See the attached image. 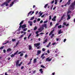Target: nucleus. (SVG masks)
Masks as SVG:
<instances>
[{
    "label": "nucleus",
    "mask_w": 75,
    "mask_h": 75,
    "mask_svg": "<svg viewBox=\"0 0 75 75\" xmlns=\"http://www.w3.org/2000/svg\"><path fill=\"white\" fill-rule=\"evenodd\" d=\"M21 27L22 29L24 28H25L26 27V25L24 24L22 25H21L18 29V30L20 31L21 30Z\"/></svg>",
    "instance_id": "nucleus-1"
},
{
    "label": "nucleus",
    "mask_w": 75,
    "mask_h": 75,
    "mask_svg": "<svg viewBox=\"0 0 75 75\" xmlns=\"http://www.w3.org/2000/svg\"><path fill=\"white\" fill-rule=\"evenodd\" d=\"M52 60V59H50L49 57H47L46 58V61L47 62H50Z\"/></svg>",
    "instance_id": "nucleus-2"
},
{
    "label": "nucleus",
    "mask_w": 75,
    "mask_h": 75,
    "mask_svg": "<svg viewBox=\"0 0 75 75\" xmlns=\"http://www.w3.org/2000/svg\"><path fill=\"white\" fill-rule=\"evenodd\" d=\"M28 24H29L30 26H32L33 25V22L31 21H29L28 22Z\"/></svg>",
    "instance_id": "nucleus-3"
},
{
    "label": "nucleus",
    "mask_w": 75,
    "mask_h": 75,
    "mask_svg": "<svg viewBox=\"0 0 75 75\" xmlns=\"http://www.w3.org/2000/svg\"><path fill=\"white\" fill-rule=\"evenodd\" d=\"M40 45V43H37L34 44V46H35V47H37L38 46H39Z\"/></svg>",
    "instance_id": "nucleus-4"
},
{
    "label": "nucleus",
    "mask_w": 75,
    "mask_h": 75,
    "mask_svg": "<svg viewBox=\"0 0 75 75\" xmlns=\"http://www.w3.org/2000/svg\"><path fill=\"white\" fill-rule=\"evenodd\" d=\"M19 62H20V60H18L16 62V67H18V64H19Z\"/></svg>",
    "instance_id": "nucleus-5"
},
{
    "label": "nucleus",
    "mask_w": 75,
    "mask_h": 75,
    "mask_svg": "<svg viewBox=\"0 0 75 75\" xmlns=\"http://www.w3.org/2000/svg\"><path fill=\"white\" fill-rule=\"evenodd\" d=\"M42 26L43 27H45V28H47V24H43L42 25Z\"/></svg>",
    "instance_id": "nucleus-6"
},
{
    "label": "nucleus",
    "mask_w": 75,
    "mask_h": 75,
    "mask_svg": "<svg viewBox=\"0 0 75 75\" xmlns=\"http://www.w3.org/2000/svg\"><path fill=\"white\" fill-rule=\"evenodd\" d=\"M41 51L40 50H38L37 52V55H40V54L41 53Z\"/></svg>",
    "instance_id": "nucleus-7"
},
{
    "label": "nucleus",
    "mask_w": 75,
    "mask_h": 75,
    "mask_svg": "<svg viewBox=\"0 0 75 75\" xmlns=\"http://www.w3.org/2000/svg\"><path fill=\"white\" fill-rule=\"evenodd\" d=\"M67 17L68 18L67 19V20H70L71 19V17H70V15L69 14H67Z\"/></svg>",
    "instance_id": "nucleus-8"
},
{
    "label": "nucleus",
    "mask_w": 75,
    "mask_h": 75,
    "mask_svg": "<svg viewBox=\"0 0 75 75\" xmlns=\"http://www.w3.org/2000/svg\"><path fill=\"white\" fill-rule=\"evenodd\" d=\"M29 50H32V46L30 45H29Z\"/></svg>",
    "instance_id": "nucleus-9"
},
{
    "label": "nucleus",
    "mask_w": 75,
    "mask_h": 75,
    "mask_svg": "<svg viewBox=\"0 0 75 75\" xmlns=\"http://www.w3.org/2000/svg\"><path fill=\"white\" fill-rule=\"evenodd\" d=\"M11 49L10 48H9L7 50V52H10V51H11Z\"/></svg>",
    "instance_id": "nucleus-10"
},
{
    "label": "nucleus",
    "mask_w": 75,
    "mask_h": 75,
    "mask_svg": "<svg viewBox=\"0 0 75 75\" xmlns=\"http://www.w3.org/2000/svg\"><path fill=\"white\" fill-rule=\"evenodd\" d=\"M54 31V29L52 31H51L50 33V34H49V35L50 36L51 35V34H52V33H53V32Z\"/></svg>",
    "instance_id": "nucleus-11"
},
{
    "label": "nucleus",
    "mask_w": 75,
    "mask_h": 75,
    "mask_svg": "<svg viewBox=\"0 0 75 75\" xmlns=\"http://www.w3.org/2000/svg\"><path fill=\"white\" fill-rule=\"evenodd\" d=\"M39 71H40V73H41V74H42V73H43V71H42V69H39Z\"/></svg>",
    "instance_id": "nucleus-12"
},
{
    "label": "nucleus",
    "mask_w": 75,
    "mask_h": 75,
    "mask_svg": "<svg viewBox=\"0 0 75 75\" xmlns=\"http://www.w3.org/2000/svg\"><path fill=\"white\" fill-rule=\"evenodd\" d=\"M47 40H48V39H46L45 40H44V41L43 42V44H45L47 42Z\"/></svg>",
    "instance_id": "nucleus-13"
},
{
    "label": "nucleus",
    "mask_w": 75,
    "mask_h": 75,
    "mask_svg": "<svg viewBox=\"0 0 75 75\" xmlns=\"http://www.w3.org/2000/svg\"><path fill=\"white\" fill-rule=\"evenodd\" d=\"M33 62L34 63H36L37 62V59L35 58L33 61Z\"/></svg>",
    "instance_id": "nucleus-14"
},
{
    "label": "nucleus",
    "mask_w": 75,
    "mask_h": 75,
    "mask_svg": "<svg viewBox=\"0 0 75 75\" xmlns=\"http://www.w3.org/2000/svg\"><path fill=\"white\" fill-rule=\"evenodd\" d=\"M59 23H57V24H56L55 25L54 27L53 28V29H54V28H56V27H57V25H59Z\"/></svg>",
    "instance_id": "nucleus-15"
},
{
    "label": "nucleus",
    "mask_w": 75,
    "mask_h": 75,
    "mask_svg": "<svg viewBox=\"0 0 75 75\" xmlns=\"http://www.w3.org/2000/svg\"><path fill=\"white\" fill-rule=\"evenodd\" d=\"M64 16H65V15H64V14L63 15V16L61 18L60 21H61V20H63V18H64Z\"/></svg>",
    "instance_id": "nucleus-16"
},
{
    "label": "nucleus",
    "mask_w": 75,
    "mask_h": 75,
    "mask_svg": "<svg viewBox=\"0 0 75 75\" xmlns=\"http://www.w3.org/2000/svg\"><path fill=\"white\" fill-rule=\"evenodd\" d=\"M18 52V51L17 50L15 53H14V55H17Z\"/></svg>",
    "instance_id": "nucleus-17"
},
{
    "label": "nucleus",
    "mask_w": 75,
    "mask_h": 75,
    "mask_svg": "<svg viewBox=\"0 0 75 75\" xmlns=\"http://www.w3.org/2000/svg\"><path fill=\"white\" fill-rule=\"evenodd\" d=\"M4 3L5 4L6 6H8V4H7V3L6 2H4Z\"/></svg>",
    "instance_id": "nucleus-18"
},
{
    "label": "nucleus",
    "mask_w": 75,
    "mask_h": 75,
    "mask_svg": "<svg viewBox=\"0 0 75 75\" xmlns=\"http://www.w3.org/2000/svg\"><path fill=\"white\" fill-rule=\"evenodd\" d=\"M38 30L40 32H42V29L40 28L38 29Z\"/></svg>",
    "instance_id": "nucleus-19"
},
{
    "label": "nucleus",
    "mask_w": 75,
    "mask_h": 75,
    "mask_svg": "<svg viewBox=\"0 0 75 75\" xmlns=\"http://www.w3.org/2000/svg\"><path fill=\"white\" fill-rule=\"evenodd\" d=\"M48 4H46L44 6V8H47V7L48 6Z\"/></svg>",
    "instance_id": "nucleus-20"
},
{
    "label": "nucleus",
    "mask_w": 75,
    "mask_h": 75,
    "mask_svg": "<svg viewBox=\"0 0 75 75\" xmlns=\"http://www.w3.org/2000/svg\"><path fill=\"white\" fill-rule=\"evenodd\" d=\"M24 23V21H22L19 24V25H21V24H23V23Z\"/></svg>",
    "instance_id": "nucleus-21"
},
{
    "label": "nucleus",
    "mask_w": 75,
    "mask_h": 75,
    "mask_svg": "<svg viewBox=\"0 0 75 75\" xmlns=\"http://www.w3.org/2000/svg\"><path fill=\"white\" fill-rule=\"evenodd\" d=\"M62 28V25H59L58 26V28Z\"/></svg>",
    "instance_id": "nucleus-22"
},
{
    "label": "nucleus",
    "mask_w": 75,
    "mask_h": 75,
    "mask_svg": "<svg viewBox=\"0 0 75 75\" xmlns=\"http://www.w3.org/2000/svg\"><path fill=\"white\" fill-rule=\"evenodd\" d=\"M21 52H22V53H25V52H24V51L20 52L18 53V54H21Z\"/></svg>",
    "instance_id": "nucleus-23"
},
{
    "label": "nucleus",
    "mask_w": 75,
    "mask_h": 75,
    "mask_svg": "<svg viewBox=\"0 0 75 75\" xmlns=\"http://www.w3.org/2000/svg\"><path fill=\"white\" fill-rule=\"evenodd\" d=\"M31 13H32V11H30V12L28 13V16H30V14H31Z\"/></svg>",
    "instance_id": "nucleus-24"
},
{
    "label": "nucleus",
    "mask_w": 75,
    "mask_h": 75,
    "mask_svg": "<svg viewBox=\"0 0 75 75\" xmlns=\"http://www.w3.org/2000/svg\"><path fill=\"white\" fill-rule=\"evenodd\" d=\"M23 64V62H21L20 64H18V67H20V66L21 65V64Z\"/></svg>",
    "instance_id": "nucleus-25"
},
{
    "label": "nucleus",
    "mask_w": 75,
    "mask_h": 75,
    "mask_svg": "<svg viewBox=\"0 0 75 75\" xmlns=\"http://www.w3.org/2000/svg\"><path fill=\"white\" fill-rule=\"evenodd\" d=\"M61 33H62L61 32V30H59L58 34H60Z\"/></svg>",
    "instance_id": "nucleus-26"
},
{
    "label": "nucleus",
    "mask_w": 75,
    "mask_h": 75,
    "mask_svg": "<svg viewBox=\"0 0 75 75\" xmlns=\"http://www.w3.org/2000/svg\"><path fill=\"white\" fill-rule=\"evenodd\" d=\"M11 58H13V57H15V55L14 54H12L11 55Z\"/></svg>",
    "instance_id": "nucleus-27"
},
{
    "label": "nucleus",
    "mask_w": 75,
    "mask_h": 75,
    "mask_svg": "<svg viewBox=\"0 0 75 75\" xmlns=\"http://www.w3.org/2000/svg\"><path fill=\"white\" fill-rule=\"evenodd\" d=\"M4 5H5V3L4 2L3 4L1 5V7H3Z\"/></svg>",
    "instance_id": "nucleus-28"
},
{
    "label": "nucleus",
    "mask_w": 75,
    "mask_h": 75,
    "mask_svg": "<svg viewBox=\"0 0 75 75\" xmlns=\"http://www.w3.org/2000/svg\"><path fill=\"white\" fill-rule=\"evenodd\" d=\"M18 44H19V41H18L16 43V46H17L18 45Z\"/></svg>",
    "instance_id": "nucleus-29"
},
{
    "label": "nucleus",
    "mask_w": 75,
    "mask_h": 75,
    "mask_svg": "<svg viewBox=\"0 0 75 75\" xmlns=\"http://www.w3.org/2000/svg\"><path fill=\"white\" fill-rule=\"evenodd\" d=\"M41 68H45V66H44L43 65H41Z\"/></svg>",
    "instance_id": "nucleus-30"
},
{
    "label": "nucleus",
    "mask_w": 75,
    "mask_h": 75,
    "mask_svg": "<svg viewBox=\"0 0 75 75\" xmlns=\"http://www.w3.org/2000/svg\"><path fill=\"white\" fill-rule=\"evenodd\" d=\"M34 17L33 16L30 19V20H34Z\"/></svg>",
    "instance_id": "nucleus-31"
},
{
    "label": "nucleus",
    "mask_w": 75,
    "mask_h": 75,
    "mask_svg": "<svg viewBox=\"0 0 75 75\" xmlns=\"http://www.w3.org/2000/svg\"><path fill=\"white\" fill-rule=\"evenodd\" d=\"M52 21H56V20L55 19H54V18H52Z\"/></svg>",
    "instance_id": "nucleus-32"
},
{
    "label": "nucleus",
    "mask_w": 75,
    "mask_h": 75,
    "mask_svg": "<svg viewBox=\"0 0 75 75\" xmlns=\"http://www.w3.org/2000/svg\"><path fill=\"white\" fill-rule=\"evenodd\" d=\"M70 3H71L70 2L68 1L67 3V4L68 5H69L70 4Z\"/></svg>",
    "instance_id": "nucleus-33"
},
{
    "label": "nucleus",
    "mask_w": 75,
    "mask_h": 75,
    "mask_svg": "<svg viewBox=\"0 0 75 75\" xmlns=\"http://www.w3.org/2000/svg\"><path fill=\"white\" fill-rule=\"evenodd\" d=\"M58 3L57 1H55V3H54V4H57Z\"/></svg>",
    "instance_id": "nucleus-34"
},
{
    "label": "nucleus",
    "mask_w": 75,
    "mask_h": 75,
    "mask_svg": "<svg viewBox=\"0 0 75 75\" xmlns=\"http://www.w3.org/2000/svg\"><path fill=\"white\" fill-rule=\"evenodd\" d=\"M37 29V27L36 26H35L33 30H36Z\"/></svg>",
    "instance_id": "nucleus-35"
},
{
    "label": "nucleus",
    "mask_w": 75,
    "mask_h": 75,
    "mask_svg": "<svg viewBox=\"0 0 75 75\" xmlns=\"http://www.w3.org/2000/svg\"><path fill=\"white\" fill-rule=\"evenodd\" d=\"M27 30V28H24L23 30V31H26Z\"/></svg>",
    "instance_id": "nucleus-36"
},
{
    "label": "nucleus",
    "mask_w": 75,
    "mask_h": 75,
    "mask_svg": "<svg viewBox=\"0 0 75 75\" xmlns=\"http://www.w3.org/2000/svg\"><path fill=\"white\" fill-rule=\"evenodd\" d=\"M11 0H8L7 1H6V2H7V3H9L10 2Z\"/></svg>",
    "instance_id": "nucleus-37"
},
{
    "label": "nucleus",
    "mask_w": 75,
    "mask_h": 75,
    "mask_svg": "<svg viewBox=\"0 0 75 75\" xmlns=\"http://www.w3.org/2000/svg\"><path fill=\"white\" fill-rule=\"evenodd\" d=\"M4 46L1 47L0 48V50H3L4 48Z\"/></svg>",
    "instance_id": "nucleus-38"
},
{
    "label": "nucleus",
    "mask_w": 75,
    "mask_h": 75,
    "mask_svg": "<svg viewBox=\"0 0 75 75\" xmlns=\"http://www.w3.org/2000/svg\"><path fill=\"white\" fill-rule=\"evenodd\" d=\"M24 35L23 34H22V35H21V36L20 37V38H21L23 37Z\"/></svg>",
    "instance_id": "nucleus-39"
},
{
    "label": "nucleus",
    "mask_w": 75,
    "mask_h": 75,
    "mask_svg": "<svg viewBox=\"0 0 75 75\" xmlns=\"http://www.w3.org/2000/svg\"><path fill=\"white\" fill-rule=\"evenodd\" d=\"M23 55H24V54L23 53H21V54L20 55V57H22V56H23Z\"/></svg>",
    "instance_id": "nucleus-40"
},
{
    "label": "nucleus",
    "mask_w": 75,
    "mask_h": 75,
    "mask_svg": "<svg viewBox=\"0 0 75 75\" xmlns=\"http://www.w3.org/2000/svg\"><path fill=\"white\" fill-rule=\"evenodd\" d=\"M43 56H44V53H43L42 54V55L41 56V58H42V57Z\"/></svg>",
    "instance_id": "nucleus-41"
},
{
    "label": "nucleus",
    "mask_w": 75,
    "mask_h": 75,
    "mask_svg": "<svg viewBox=\"0 0 75 75\" xmlns=\"http://www.w3.org/2000/svg\"><path fill=\"white\" fill-rule=\"evenodd\" d=\"M54 3V0H53L52 1H51V2L50 3L51 4H53V3Z\"/></svg>",
    "instance_id": "nucleus-42"
},
{
    "label": "nucleus",
    "mask_w": 75,
    "mask_h": 75,
    "mask_svg": "<svg viewBox=\"0 0 75 75\" xmlns=\"http://www.w3.org/2000/svg\"><path fill=\"white\" fill-rule=\"evenodd\" d=\"M63 25H67V23H66V22H64L63 23Z\"/></svg>",
    "instance_id": "nucleus-43"
},
{
    "label": "nucleus",
    "mask_w": 75,
    "mask_h": 75,
    "mask_svg": "<svg viewBox=\"0 0 75 75\" xmlns=\"http://www.w3.org/2000/svg\"><path fill=\"white\" fill-rule=\"evenodd\" d=\"M51 20V16H49V20Z\"/></svg>",
    "instance_id": "nucleus-44"
},
{
    "label": "nucleus",
    "mask_w": 75,
    "mask_h": 75,
    "mask_svg": "<svg viewBox=\"0 0 75 75\" xmlns=\"http://www.w3.org/2000/svg\"><path fill=\"white\" fill-rule=\"evenodd\" d=\"M12 40L13 42H14V41H16V39H13Z\"/></svg>",
    "instance_id": "nucleus-45"
},
{
    "label": "nucleus",
    "mask_w": 75,
    "mask_h": 75,
    "mask_svg": "<svg viewBox=\"0 0 75 75\" xmlns=\"http://www.w3.org/2000/svg\"><path fill=\"white\" fill-rule=\"evenodd\" d=\"M67 41V39H64L63 41L64 42H65V41Z\"/></svg>",
    "instance_id": "nucleus-46"
},
{
    "label": "nucleus",
    "mask_w": 75,
    "mask_h": 75,
    "mask_svg": "<svg viewBox=\"0 0 75 75\" xmlns=\"http://www.w3.org/2000/svg\"><path fill=\"white\" fill-rule=\"evenodd\" d=\"M48 23V21H45L44 22V23Z\"/></svg>",
    "instance_id": "nucleus-47"
},
{
    "label": "nucleus",
    "mask_w": 75,
    "mask_h": 75,
    "mask_svg": "<svg viewBox=\"0 0 75 75\" xmlns=\"http://www.w3.org/2000/svg\"><path fill=\"white\" fill-rule=\"evenodd\" d=\"M42 51H45V49H44V48H43L42 49Z\"/></svg>",
    "instance_id": "nucleus-48"
},
{
    "label": "nucleus",
    "mask_w": 75,
    "mask_h": 75,
    "mask_svg": "<svg viewBox=\"0 0 75 75\" xmlns=\"http://www.w3.org/2000/svg\"><path fill=\"white\" fill-rule=\"evenodd\" d=\"M38 11L36 12V13H35V14L36 15H37V14H38Z\"/></svg>",
    "instance_id": "nucleus-49"
},
{
    "label": "nucleus",
    "mask_w": 75,
    "mask_h": 75,
    "mask_svg": "<svg viewBox=\"0 0 75 75\" xmlns=\"http://www.w3.org/2000/svg\"><path fill=\"white\" fill-rule=\"evenodd\" d=\"M55 44H56V42L53 43L52 44V45H55Z\"/></svg>",
    "instance_id": "nucleus-50"
},
{
    "label": "nucleus",
    "mask_w": 75,
    "mask_h": 75,
    "mask_svg": "<svg viewBox=\"0 0 75 75\" xmlns=\"http://www.w3.org/2000/svg\"><path fill=\"white\" fill-rule=\"evenodd\" d=\"M44 34V33H41L39 34V35H41L42 34Z\"/></svg>",
    "instance_id": "nucleus-51"
},
{
    "label": "nucleus",
    "mask_w": 75,
    "mask_h": 75,
    "mask_svg": "<svg viewBox=\"0 0 75 75\" xmlns=\"http://www.w3.org/2000/svg\"><path fill=\"white\" fill-rule=\"evenodd\" d=\"M36 21H37V20H34L33 21V23H36Z\"/></svg>",
    "instance_id": "nucleus-52"
},
{
    "label": "nucleus",
    "mask_w": 75,
    "mask_h": 75,
    "mask_svg": "<svg viewBox=\"0 0 75 75\" xmlns=\"http://www.w3.org/2000/svg\"><path fill=\"white\" fill-rule=\"evenodd\" d=\"M42 59H44V58H45V56H43V57H42Z\"/></svg>",
    "instance_id": "nucleus-53"
},
{
    "label": "nucleus",
    "mask_w": 75,
    "mask_h": 75,
    "mask_svg": "<svg viewBox=\"0 0 75 75\" xmlns=\"http://www.w3.org/2000/svg\"><path fill=\"white\" fill-rule=\"evenodd\" d=\"M40 18L38 19H37L38 21H40Z\"/></svg>",
    "instance_id": "nucleus-54"
},
{
    "label": "nucleus",
    "mask_w": 75,
    "mask_h": 75,
    "mask_svg": "<svg viewBox=\"0 0 75 75\" xmlns=\"http://www.w3.org/2000/svg\"><path fill=\"white\" fill-rule=\"evenodd\" d=\"M45 16V15L44 14L43 15H42V16H41V17L42 18H43V17H44Z\"/></svg>",
    "instance_id": "nucleus-55"
},
{
    "label": "nucleus",
    "mask_w": 75,
    "mask_h": 75,
    "mask_svg": "<svg viewBox=\"0 0 75 75\" xmlns=\"http://www.w3.org/2000/svg\"><path fill=\"white\" fill-rule=\"evenodd\" d=\"M23 68H24V66H22V67H21V69H23Z\"/></svg>",
    "instance_id": "nucleus-56"
},
{
    "label": "nucleus",
    "mask_w": 75,
    "mask_h": 75,
    "mask_svg": "<svg viewBox=\"0 0 75 75\" xmlns=\"http://www.w3.org/2000/svg\"><path fill=\"white\" fill-rule=\"evenodd\" d=\"M38 32H39V31H37L36 32V34H38Z\"/></svg>",
    "instance_id": "nucleus-57"
},
{
    "label": "nucleus",
    "mask_w": 75,
    "mask_h": 75,
    "mask_svg": "<svg viewBox=\"0 0 75 75\" xmlns=\"http://www.w3.org/2000/svg\"><path fill=\"white\" fill-rule=\"evenodd\" d=\"M43 23V21L42 20H41L40 22V23Z\"/></svg>",
    "instance_id": "nucleus-58"
},
{
    "label": "nucleus",
    "mask_w": 75,
    "mask_h": 75,
    "mask_svg": "<svg viewBox=\"0 0 75 75\" xmlns=\"http://www.w3.org/2000/svg\"><path fill=\"white\" fill-rule=\"evenodd\" d=\"M47 52L48 53V54H49L50 53V50H47Z\"/></svg>",
    "instance_id": "nucleus-59"
},
{
    "label": "nucleus",
    "mask_w": 75,
    "mask_h": 75,
    "mask_svg": "<svg viewBox=\"0 0 75 75\" xmlns=\"http://www.w3.org/2000/svg\"><path fill=\"white\" fill-rule=\"evenodd\" d=\"M44 27H42V28H42V30H44Z\"/></svg>",
    "instance_id": "nucleus-60"
},
{
    "label": "nucleus",
    "mask_w": 75,
    "mask_h": 75,
    "mask_svg": "<svg viewBox=\"0 0 75 75\" xmlns=\"http://www.w3.org/2000/svg\"><path fill=\"white\" fill-rule=\"evenodd\" d=\"M57 18V16H55L53 18H54V19H55V18Z\"/></svg>",
    "instance_id": "nucleus-61"
},
{
    "label": "nucleus",
    "mask_w": 75,
    "mask_h": 75,
    "mask_svg": "<svg viewBox=\"0 0 75 75\" xmlns=\"http://www.w3.org/2000/svg\"><path fill=\"white\" fill-rule=\"evenodd\" d=\"M28 56V55H27V54H25V57L27 58V57Z\"/></svg>",
    "instance_id": "nucleus-62"
},
{
    "label": "nucleus",
    "mask_w": 75,
    "mask_h": 75,
    "mask_svg": "<svg viewBox=\"0 0 75 75\" xmlns=\"http://www.w3.org/2000/svg\"><path fill=\"white\" fill-rule=\"evenodd\" d=\"M56 7H56V6L54 7V8H53V10H55V8H56Z\"/></svg>",
    "instance_id": "nucleus-63"
},
{
    "label": "nucleus",
    "mask_w": 75,
    "mask_h": 75,
    "mask_svg": "<svg viewBox=\"0 0 75 75\" xmlns=\"http://www.w3.org/2000/svg\"><path fill=\"white\" fill-rule=\"evenodd\" d=\"M6 50H3V52H4V53H5V52H6Z\"/></svg>",
    "instance_id": "nucleus-64"
}]
</instances>
